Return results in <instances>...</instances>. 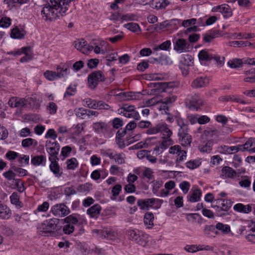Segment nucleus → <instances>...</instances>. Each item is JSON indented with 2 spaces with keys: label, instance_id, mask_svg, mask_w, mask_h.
I'll use <instances>...</instances> for the list:
<instances>
[{
  "label": "nucleus",
  "instance_id": "nucleus-1",
  "mask_svg": "<svg viewBox=\"0 0 255 255\" xmlns=\"http://www.w3.org/2000/svg\"><path fill=\"white\" fill-rule=\"evenodd\" d=\"M74 0H50L45 4L41 11L42 18L45 21H55L66 14L69 6Z\"/></svg>",
  "mask_w": 255,
  "mask_h": 255
},
{
  "label": "nucleus",
  "instance_id": "nucleus-2",
  "mask_svg": "<svg viewBox=\"0 0 255 255\" xmlns=\"http://www.w3.org/2000/svg\"><path fill=\"white\" fill-rule=\"evenodd\" d=\"M64 221L66 225L63 226L62 230L66 235H70L74 232L75 225H80L85 222L79 215L76 214H72L66 217Z\"/></svg>",
  "mask_w": 255,
  "mask_h": 255
},
{
  "label": "nucleus",
  "instance_id": "nucleus-3",
  "mask_svg": "<svg viewBox=\"0 0 255 255\" xmlns=\"http://www.w3.org/2000/svg\"><path fill=\"white\" fill-rule=\"evenodd\" d=\"M158 133H161L162 138L171 137L172 134V131L165 123H159L153 126L151 125L146 131V133L148 135L156 134Z\"/></svg>",
  "mask_w": 255,
  "mask_h": 255
},
{
  "label": "nucleus",
  "instance_id": "nucleus-4",
  "mask_svg": "<svg viewBox=\"0 0 255 255\" xmlns=\"http://www.w3.org/2000/svg\"><path fill=\"white\" fill-rule=\"evenodd\" d=\"M198 57L202 61H210L214 59L219 66H222L224 64V57H221L211 50H202L198 53Z\"/></svg>",
  "mask_w": 255,
  "mask_h": 255
},
{
  "label": "nucleus",
  "instance_id": "nucleus-5",
  "mask_svg": "<svg viewBox=\"0 0 255 255\" xmlns=\"http://www.w3.org/2000/svg\"><path fill=\"white\" fill-rule=\"evenodd\" d=\"M58 223V220L55 218L46 220L38 225L37 227L38 232L40 234L53 232L56 230Z\"/></svg>",
  "mask_w": 255,
  "mask_h": 255
},
{
  "label": "nucleus",
  "instance_id": "nucleus-6",
  "mask_svg": "<svg viewBox=\"0 0 255 255\" xmlns=\"http://www.w3.org/2000/svg\"><path fill=\"white\" fill-rule=\"evenodd\" d=\"M117 112L128 118H132L135 120H139L140 119L138 112L135 111V108L133 105L125 104L118 110Z\"/></svg>",
  "mask_w": 255,
  "mask_h": 255
},
{
  "label": "nucleus",
  "instance_id": "nucleus-7",
  "mask_svg": "<svg viewBox=\"0 0 255 255\" xmlns=\"http://www.w3.org/2000/svg\"><path fill=\"white\" fill-rule=\"evenodd\" d=\"M168 152L175 155L176 157L175 163L180 164L184 161L187 157V152L185 150L182 149L179 145H175L171 146L168 150Z\"/></svg>",
  "mask_w": 255,
  "mask_h": 255
},
{
  "label": "nucleus",
  "instance_id": "nucleus-8",
  "mask_svg": "<svg viewBox=\"0 0 255 255\" xmlns=\"http://www.w3.org/2000/svg\"><path fill=\"white\" fill-rule=\"evenodd\" d=\"M45 147L46 151L49 154V160L58 159L57 155L60 149V145L57 142L47 140L45 143Z\"/></svg>",
  "mask_w": 255,
  "mask_h": 255
},
{
  "label": "nucleus",
  "instance_id": "nucleus-9",
  "mask_svg": "<svg viewBox=\"0 0 255 255\" xmlns=\"http://www.w3.org/2000/svg\"><path fill=\"white\" fill-rule=\"evenodd\" d=\"M105 80V76L101 72H94L88 76V81L89 86L91 89H94L97 86L99 82L104 81Z\"/></svg>",
  "mask_w": 255,
  "mask_h": 255
},
{
  "label": "nucleus",
  "instance_id": "nucleus-10",
  "mask_svg": "<svg viewBox=\"0 0 255 255\" xmlns=\"http://www.w3.org/2000/svg\"><path fill=\"white\" fill-rule=\"evenodd\" d=\"M83 105L90 109L102 110H108L110 106L102 101H97L90 98L85 99L83 101Z\"/></svg>",
  "mask_w": 255,
  "mask_h": 255
},
{
  "label": "nucleus",
  "instance_id": "nucleus-11",
  "mask_svg": "<svg viewBox=\"0 0 255 255\" xmlns=\"http://www.w3.org/2000/svg\"><path fill=\"white\" fill-rule=\"evenodd\" d=\"M51 211L52 214L59 217H64L70 213V210L65 204H57L51 207Z\"/></svg>",
  "mask_w": 255,
  "mask_h": 255
},
{
  "label": "nucleus",
  "instance_id": "nucleus-12",
  "mask_svg": "<svg viewBox=\"0 0 255 255\" xmlns=\"http://www.w3.org/2000/svg\"><path fill=\"white\" fill-rule=\"evenodd\" d=\"M173 144V140L171 137H166L163 138L162 140L159 143V145H156L153 149V153L158 155L162 153L163 151L166 149L168 146Z\"/></svg>",
  "mask_w": 255,
  "mask_h": 255
},
{
  "label": "nucleus",
  "instance_id": "nucleus-13",
  "mask_svg": "<svg viewBox=\"0 0 255 255\" xmlns=\"http://www.w3.org/2000/svg\"><path fill=\"white\" fill-rule=\"evenodd\" d=\"M93 50L96 54H104L107 51L109 43L103 40H99L94 43Z\"/></svg>",
  "mask_w": 255,
  "mask_h": 255
},
{
  "label": "nucleus",
  "instance_id": "nucleus-14",
  "mask_svg": "<svg viewBox=\"0 0 255 255\" xmlns=\"http://www.w3.org/2000/svg\"><path fill=\"white\" fill-rule=\"evenodd\" d=\"M94 130L98 133H103L105 136L108 134L110 130L108 125L103 122L94 123L92 125Z\"/></svg>",
  "mask_w": 255,
  "mask_h": 255
},
{
  "label": "nucleus",
  "instance_id": "nucleus-15",
  "mask_svg": "<svg viewBox=\"0 0 255 255\" xmlns=\"http://www.w3.org/2000/svg\"><path fill=\"white\" fill-rule=\"evenodd\" d=\"M75 47L84 54H88L93 50V46L88 45L87 41L83 39L75 41Z\"/></svg>",
  "mask_w": 255,
  "mask_h": 255
},
{
  "label": "nucleus",
  "instance_id": "nucleus-16",
  "mask_svg": "<svg viewBox=\"0 0 255 255\" xmlns=\"http://www.w3.org/2000/svg\"><path fill=\"white\" fill-rule=\"evenodd\" d=\"M27 104V100L23 98L12 97L8 102V105L11 108L21 109L26 106Z\"/></svg>",
  "mask_w": 255,
  "mask_h": 255
},
{
  "label": "nucleus",
  "instance_id": "nucleus-17",
  "mask_svg": "<svg viewBox=\"0 0 255 255\" xmlns=\"http://www.w3.org/2000/svg\"><path fill=\"white\" fill-rule=\"evenodd\" d=\"M237 175V172L229 166H224L221 170L220 177L223 179H235Z\"/></svg>",
  "mask_w": 255,
  "mask_h": 255
},
{
  "label": "nucleus",
  "instance_id": "nucleus-18",
  "mask_svg": "<svg viewBox=\"0 0 255 255\" xmlns=\"http://www.w3.org/2000/svg\"><path fill=\"white\" fill-rule=\"evenodd\" d=\"M174 49L180 53L188 51V45L186 41L183 38H179L173 41Z\"/></svg>",
  "mask_w": 255,
  "mask_h": 255
},
{
  "label": "nucleus",
  "instance_id": "nucleus-19",
  "mask_svg": "<svg viewBox=\"0 0 255 255\" xmlns=\"http://www.w3.org/2000/svg\"><path fill=\"white\" fill-rule=\"evenodd\" d=\"M190 107L193 110H197L203 104V101L198 95L194 94L189 96L187 98Z\"/></svg>",
  "mask_w": 255,
  "mask_h": 255
},
{
  "label": "nucleus",
  "instance_id": "nucleus-20",
  "mask_svg": "<svg viewBox=\"0 0 255 255\" xmlns=\"http://www.w3.org/2000/svg\"><path fill=\"white\" fill-rule=\"evenodd\" d=\"M214 12L219 11L225 18H228L232 16L233 12L230 7L226 4H222L214 7L212 9Z\"/></svg>",
  "mask_w": 255,
  "mask_h": 255
},
{
  "label": "nucleus",
  "instance_id": "nucleus-21",
  "mask_svg": "<svg viewBox=\"0 0 255 255\" xmlns=\"http://www.w3.org/2000/svg\"><path fill=\"white\" fill-rule=\"evenodd\" d=\"M209 83V80L206 77H200L196 78L191 84L194 88H199L207 86Z\"/></svg>",
  "mask_w": 255,
  "mask_h": 255
},
{
  "label": "nucleus",
  "instance_id": "nucleus-22",
  "mask_svg": "<svg viewBox=\"0 0 255 255\" xmlns=\"http://www.w3.org/2000/svg\"><path fill=\"white\" fill-rule=\"evenodd\" d=\"M170 3L169 0H153L149 4L153 8L161 9H165Z\"/></svg>",
  "mask_w": 255,
  "mask_h": 255
},
{
  "label": "nucleus",
  "instance_id": "nucleus-23",
  "mask_svg": "<svg viewBox=\"0 0 255 255\" xmlns=\"http://www.w3.org/2000/svg\"><path fill=\"white\" fill-rule=\"evenodd\" d=\"M118 236L117 233L111 229H104L101 232L100 238L114 240Z\"/></svg>",
  "mask_w": 255,
  "mask_h": 255
},
{
  "label": "nucleus",
  "instance_id": "nucleus-24",
  "mask_svg": "<svg viewBox=\"0 0 255 255\" xmlns=\"http://www.w3.org/2000/svg\"><path fill=\"white\" fill-rule=\"evenodd\" d=\"M46 162V157L44 155H38L31 156V163L35 166H45Z\"/></svg>",
  "mask_w": 255,
  "mask_h": 255
},
{
  "label": "nucleus",
  "instance_id": "nucleus-25",
  "mask_svg": "<svg viewBox=\"0 0 255 255\" xmlns=\"http://www.w3.org/2000/svg\"><path fill=\"white\" fill-rule=\"evenodd\" d=\"M11 215L10 209L6 205L0 202V219L7 220Z\"/></svg>",
  "mask_w": 255,
  "mask_h": 255
},
{
  "label": "nucleus",
  "instance_id": "nucleus-26",
  "mask_svg": "<svg viewBox=\"0 0 255 255\" xmlns=\"http://www.w3.org/2000/svg\"><path fill=\"white\" fill-rule=\"evenodd\" d=\"M25 34L26 32L23 29L15 27L11 30L10 37L13 39H21L24 38Z\"/></svg>",
  "mask_w": 255,
  "mask_h": 255
},
{
  "label": "nucleus",
  "instance_id": "nucleus-27",
  "mask_svg": "<svg viewBox=\"0 0 255 255\" xmlns=\"http://www.w3.org/2000/svg\"><path fill=\"white\" fill-rule=\"evenodd\" d=\"M210 249L209 246L199 245L197 246L195 245H186L184 247V250L189 253H195L197 251L202 250H208Z\"/></svg>",
  "mask_w": 255,
  "mask_h": 255
},
{
  "label": "nucleus",
  "instance_id": "nucleus-28",
  "mask_svg": "<svg viewBox=\"0 0 255 255\" xmlns=\"http://www.w3.org/2000/svg\"><path fill=\"white\" fill-rule=\"evenodd\" d=\"M154 215L151 212H147L144 216L143 222L146 228L152 229L154 226Z\"/></svg>",
  "mask_w": 255,
  "mask_h": 255
},
{
  "label": "nucleus",
  "instance_id": "nucleus-29",
  "mask_svg": "<svg viewBox=\"0 0 255 255\" xmlns=\"http://www.w3.org/2000/svg\"><path fill=\"white\" fill-rule=\"evenodd\" d=\"M233 209L237 212L245 214L249 213L252 211V207L250 205H244L242 203H238L235 204L234 206Z\"/></svg>",
  "mask_w": 255,
  "mask_h": 255
},
{
  "label": "nucleus",
  "instance_id": "nucleus-30",
  "mask_svg": "<svg viewBox=\"0 0 255 255\" xmlns=\"http://www.w3.org/2000/svg\"><path fill=\"white\" fill-rule=\"evenodd\" d=\"M101 207L99 204H95L88 209L87 213L91 218H97L100 214Z\"/></svg>",
  "mask_w": 255,
  "mask_h": 255
},
{
  "label": "nucleus",
  "instance_id": "nucleus-31",
  "mask_svg": "<svg viewBox=\"0 0 255 255\" xmlns=\"http://www.w3.org/2000/svg\"><path fill=\"white\" fill-rule=\"evenodd\" d=\"M244 74V81L245 82L250 83H255V68L245 71Z\"/></svg>",
  "mask_w": 255,
  "mask_h": 255
},
{
  "label": "nucleus",
  "instance_id": "nucleus-32",
  "mask_svg": "<svg viewBox=\"0 0 255 255\" xmlns=\"http://www.w3.org/2000/svg\"><path fill=\"white\" fill-rule=\"evenodd\" d=\"M201 195V190L200 189L196 188L192 191L188 200L193 203L198 202L200 200Z\"/></svg>",
  "mask_w": 255,
  "mask_h": 255
},
{
  "label": "nucleus",
  "instance_id": "nucleus-33",
  "mask_svg": "<svg viewBox=\"0 0 255 255\" xmlns=\"http://www.w3.org/2000/svg\"><path fill=\"white\" fill-rule=\"evenodd\" d=\"M213 145V141L209 140L206 143L200 144L198 148L202 153H210L212 149Z\"/></svg>",
  "mask_w": 255,
  "mask_h": 255
},
{
  "label": "nucleus",
  "instance_id": "nucleus-34",
  "mask_svg": "<svg viewBox=\"0 0 255 255\" xmlns=\"http://www.w3.org/2000/svg\"><path fill=\"white\" fill-rule=\"evenodd\" d=\"M220 33L219 31L215 30L203 35V40L205 42H210L214 39L219 37Z\"/></svg>",
  "mask_w": 255,
  "mask_h": 255
},
{
  "label": "nucleus",
  "instance_id": "nucleus-35",
  "mask_svg": "<svg viewBox=\"0 0 255 255\" xmlns=\"http://www.w3.org/2000/svg\"><path fill=\"white\" fill-rule=\"evenodd\" d=\"M179 136V140L183 146L190 145L192 140V136L189 133L184 135H178Z\"/></svg>",
  "mask_w": 255,
  "mask_h": 255
},
{
  "label": "nucleus",
  "instance_id": "nucleus-36",
  "mask_svg": "<svg viewBox=\"0 0 255 255\" xmlns=\"http://www.w3.org/2000/svg\"><path fill=\"white\" fill-rule=\"evenodd\" d=\"M58 159L51 160V164H50L49 167L50 170L57 176H60L61 173H60V166L58 165L57 161Z\"/></svg>",
  "mask_w": 255,
  "mask_h": 255
},
{
  "label": "nucleus",
  "instance_id": "nucleus-37",
  "mask_svg": "<svg viewBox=\"0 0 255 255\" xmlns=\"http://www.w3.org/2000/svg\"><path fill=\"white\" fill-rule=\"evenodd\" d=\"M74 113L78 118L87 119V109L78 108L74 110Z\"/></svg>",
  "mask_w": 255,
  "mask_h": 255
},
{
  "label": "nucleus",
  "instance_id": "nucleus-38",
  "mask_svg": "<svg viewBox=\"0 0 255 255\" xmlns=\"http://www.w3.org/2000/svg\"><path fill=\"white\" fill-rule=\"evenodd\" d=\"M38 144V142L34 139L31 138H27L23 139L21 141V145L24 148L29 147L31 146L36 147Z\"/></svg>",
  "mask_w": 255,
  "mask_h": 255
},
{
  "label": "nucleus",
  "instance_id": "nucleus-39",
  "mask_svg": "<svg viewBox=\"0 0 255 255\" xmlns=\"http://www.w3.org/2000/svg\"><path fill=\"white\" fill-rule=\"evenodd\" d=\"M242 146V151L245 150H250L254 147H255V138H250Z\"/></svg>",
  "mask_w": 255,
  "mask_h": 255
},
{
  "label": "nucleus",
  "instance_id": "nucleus-40",
  "mask_svg": "<svg viewBox=\"0 0 255 255\" xmlns=\"http://www.w3.org/2000/svg\"><path fill=\"white\" fill-rule=\"evenodd\" d=\"M148 235L141 233L135 243L140 246L145 247L148 241Z\"/></svg>",
  "mask_w": 255,
  "mask_h": 255
},
{
  "label": "nucleus",
  "instance_id": "nucleus-41",
  "mask_svg": "<svg viewBox=\"0 0 255 255\" xmlns=\"http://www.w3.org/2000/svg\"><path fill=\"white\" fill-rule=\"evenodd\" d=\"M57 72L56 74L57 75V78H61L62 77H64L67 76L69 73V69L63 66L62 67L61 65H58L56 68Z\"/></svg>",
  "mask_w": 255,
  "mask_h": 255
},
{
  "label": "nucleus",
  "instance_id": "nucleus-42",
  "mask_svg": "<svg viewBox=\"0 0 255 255\" xmlns=\"http://www.w3.org/2000/svg\"><path fill=\"white\" fill-rule=\"evenodd\" d=\"M215 201L216 203L218 204H219L221 201L222 202L220 206H221V208H222V210L225 212L228 211L232 206L231 202L228 200H221L220 199H217L215 200Z\"/></svg>",
  "mask_w": 255,
  "mask_h": 255
},
{
  "label": "nucleus",
  "instance_id": "nucleus-43",
  "mask_svg": "<svg viewBox=\"0 0 255 255\" xmlns=\"http://www.w3.org/2000/svg\"><path fill=\"white\" fill-rule=\"evenodd\" d=\"M149 208L158 209L160 208L162 201L159 199L150 198L148 199Z\"/></svg>",
  "mask_w": 255,
  "mask_h": 255
},
{
  "label": "nucleus",
  "instance_id": "nucleus-44",
  "mask_svg": "<svg viewBox=\"0 0 255 255\" xmlns=\"http://www.w3.org/2000/svg\"><path fill=\"white\" fill-rule=\"evenodd\" d=\"M67 168L68 170H75L78 166V162L76 158L73 157L67 160Z\"/></svg>",
  "mask_w": 255,
  "mask_h": 255
},
{
  "label": "nucleus",
  "instance_id": "nucleus-45",
  "mask_svg": "<svg viewBox=\"0 0 255 255\" xmlns=\"http://www.w3.org/2000/svg\"><path fill=\"white\" fill-rule=\"evenodd\" d=\"M124 26L132 32L135 33L141 31L140 26L136 23L129 22L125 24Z\"/></svg>",
  "mask_w": 255,
  "mask_h": 255
},
{
  "label": "nucleus",
  "instance_id": "nucleus-46",
  "mask_svg": "<svg viewBox=\"0 0 255 255\" xmlns=\"http://www.w3.org/2000/svg\"><path fill=\"white\" fill-rule=\"evenodd\" d=\"M216 228L221 231L224 234H228L231 231L230 227L227 224H224L222 223H218L216 225Z\"/></svg>",
  "mask_w": 255,
  "mask_h": 255
},
{
  "label": "nucleus",
  "instance_id": "nucleus-47",
  "mask_svg": "<svg viewBox=\"0 0 255 255\" xmlns=\"http://www.w3.org/2000/svg\"><path fill=\"white\" fill-rule=\"evenodd\" d=\"M243 62L240 59H234L229 60L228 62L229 66L232 68H237L241 67L243 65Z\"/></svg>",
  "mask_w": 255,
  "mask_h": 255
},
{
  "label": "nucleus",
  "instance_id": "nucleus-48",
  "mask_svg": "<svg viewBox=\"0 0 255 255\" xmlns=\"http://www.w3.org/2000/svg\"><path fill=\"white\" fill-rule=\"evenodd\" d=\"M45 78L50 81L58 79L56 72L50 70H47L44 73Z\"/></svg>",
  "mask_w": 255,
  "mask_h": 255
},
{
  "label": "nucleus",
  "instance_id": "nucleus-49",
  "mask_svg": "<svg viewBox=\"0 0 255 255\" xmlns=\"http://www.w3.org/2000/svg\"><path fill=\"white\" fill-rule=\"evenodd\" d=\"M10 202L12 204L15 205L17 207H21V203L19 201V197L17 193H13L10 197Z\"/></svg>",
  "mask_w": 255,
  "mask_h": 255
},
{
  "label": "nucleus",
  "instance_id": "nucleus-50",
  "mask_svg": "<svg viewBox=\"0 0 255 255\" xmlns=\"http://www.w3.org/2000/svg\"><path fill=\"white\" fill-rule=\"evenodd\" d=\"M201 164V161L200 160H193L188 161L186 163V166L187 168L194 169L198 167Z\"/></svg>",
  "mask_w": 255,
  "mask_h": 255
},
{
  "label": "nucleus",
  "instance_id": "nucleus-51",
  "mask_svg": "<svg viewBox=\"0 0 255 255\" xmlns=\"http://www.w3.org/2000/svg\"><path fill=\"white\" fill-rule=\"evenodd\" d=\"M137 204L141 210H148L149 209L148 199H139L137 201Z\"/></svg>",
  "mask_w": 255,
  "mask_h": 255
},
{
  "label": "nucleus",
  "instance_id": "nucleus-52",
  "mask_svg": "<svg viewBox=\"0 0 255 255\" xmlns=\"http://www.w3.org/2000/svg\"><path fill=\"white\" fill-rule=\"evenodd\" d=\"M137 19V16L133 13H127L124 15L121 14V22L125 21H133Z\"/></svg>",
  "mask_w": 255,
  "mask_h": 255
},
{
  "label": "nucleus",
  "instance_id": "nucleus-53",
  "mask_svg": "<svg viewBox=\"0 0 255 255\" xmlns=\"http://www.w3.org/2000/svg\"><path fill=\"white\" fill-rule=\"evenodd\" d=\"M177 99V97L173 95H169V96L163 98L161 100L162 103L166 105H170L174 103Z\"/></svg>",
  "mask_w": 255,
  "mask_h": 255
},
{
  "label": "nucleus",
  "instance_id": "nucleus-54",
  "mask_svg": "<svg viewBox=\"0 0 255 255\" xmlns=\"http://www.w3.org/2000/svg\"><path fill=\"white\" fill-rule=\"evenodd\" d=\"M138 95L134 93L127 92L123 94L124 100H134L138 99Z\"/></svg>",
  "mask_w": 255,
  "mask_h": 255
},
{
  "label": "nucleus",
  "instance_id": "nucleus-55",
  "mask_svg": "<svg viewBox=\"0 0 255 255\" xmlns=\"http://www.w3.org/2000/svg\"><path fill=\"white\" fill-rule=\"evenodd\" d=\"M19 156V153L11 150L8 151L5 155V157L8 160L12 161L16 158H18Z\"/></svg>",
  "mask_w": 255,
  "mask_h": 255
},
{
  "label": "nucleus",
  "instance_id": "nucleus-56",
  "mask_svg": "<svg viewBox=\"0 0 255 255\" xmlns=\"http://www.w3.org/2000/svg\"><path fill=\"white\" fill-rule=\"evenodd\" d=\"M11 23V19L6 16L2 17L0 19V26L3 28H7L10 25Z\"/></svg>",
  "mask_w": 255,
  "mask_h": 255
},
{
  "label": "nucleus",
  "instance_id": "nucleus-57",
  "mask_svg": "<svg viewBox=\"0 0 255 255\" xmlns=\"http://www.w3.org/2000/svg\"><path fill=\"white\" fill-rule=\"evenodd\" d=\"M30 50L29 47H22L21 49H17L14 51H10L7 53L8 55H12L14 56L20 55L22 53L26 54L27 52Z\"/></svg>",
  "mask_w": 255,
  "mask_h": 255
},
{
  "label": "nucleus",
  "instance_id": "nucleus-58",
  "mask_svg": "<svg viewBox=\"0 0 255 255\" xmlns=\"http://www.w3.org/2000/svg\"><path fill=\"white\" fill-rule=\"evenodd\" d=\"M238 5L244 8L249 9L252 5V2L250 0H236Z\"/></svg>",
  "mask_w": 255,
  "mask_h": 255
},
{
  "label": "nucleus",
  "instance_id": "nucleus-59",
  "mask_svg": "<svg viewBox=\"0 0 255 255\" xmlns=\"http://www.w3.org/2000/svg\"><path fill=\"white\" fill-rule=\"evenodd\" d=\"M140 233L138 231L130 230L128 231V237L130 240L135 242Z\"/></svg>",
  "mask_w": 255,
  "mask_h": 255
},
{
  "label": "nucleus",
  "instance_id": "nucleus-60",
  "mask_svg": "<svg viewBox=\"0 0 255 255\" xmlns=\"http://www.w3.org/2000/svg\"><path fill=\"white\" fill-rule=\"evenodd\" d=\"M11 168L14 171L16 172L18 176L19 177L26 176L28 174L27 171L24 169L15 166H13Z\"/></svg>",
  "mask_w": 255,
  "mask_h": 255
},
{
  "label": "nucleus",
  "instance_id": "nucleus-61",
  "mask_svg": "<svg viewBox=\"0 0 255 255\" xmlns=\"http://www.w3.org/2000/svg\"><path fill=\"white\" fill-rule=\"evenodd\" d=\"M171 46V42L170 40H166L165 42L161 43L158 46L156 47L155 49H161L162 50H168Z\"/></svg>",
  "mask_w": 255,
  "mask_h": 255
},
{
  "label": "nucleus",
  "instance_id": "nucleus-62",
  "mask_svg": "<svg viewBox=\"0 0 255 255\" xmlns=\"http://www.w3.org/2000/svg\"><path fill=\"white\" fill-rule=\"evenodd\" d=\"M2 175L8 180H15V177L16 174L13 172L12 170H9L8 171L4 172Z\"/></svg>",
  "mask_w": 255,
  "mask_h": 255
},
{
  "label": "nucleus",
  "instance_id": "nucleus-63",
  "mask_svg": "<svg viewBox=\"0 0 255 255\" xmlns=\"http://www.w3.org/2000/svg\"><path fill=\"white\" fill-rule=\"evenodd\" d=\"M176 123L179 127V129H182L188 127V122L181 118H177Z\"/></svg>",
  "mask_w": 255,
  "mask_h": 255
},
{
  "label": "nucleus",
  "instance_id": "nucleus-64",
  "mask_svg": "<svg viewBox=\"0 0 255 255\" xmlns=\"http://www.w3.org/2000/svg\"><path fill=\"white\" fill-rule=\"evenodd\" d=\"M179 187L184 194H186L190 188V184L187 181H183L180 185Z\"/></svg>",
  "mask_w": 255,
  "mask_h": 255
}]
</instances>
